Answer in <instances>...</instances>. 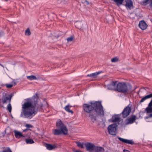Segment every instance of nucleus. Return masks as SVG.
I'll use <instances>...</instances> for the list:
<instances>
[{
	"label": "nucleus",
	"instance_id": "1",
	"mask_svg": "<svg viewBox=\"0 0 152 152\" xmlns=\"http://www.w3.org/2000/svg\"><path fill=\"white\" fill-rule=\"evenodd\" d=\"M29 101L24 103L22 104V111L20 116L21 117L30 119L37 114L43 106L42 104L39 101V97L37 93Z\"/></svg>",
	"mask_w": 152,
	"mask_h": 152
},
{
	"label": "nucleus",
	"instance_id": "2",
	"mask_svg": "<svg viewBox=\"0 0 152 152\" xmlns=\"http://www.w3.org/2000/svg\"><path fill=\"white\" fill-rule=\"evenodd\" d=\"M82 108L84 113L88 114L93 123L97 120L98 116L103 117L104 115V108L100 101H91L89 104H83Z\"/></svg>",
	"mask_w": 152,
	"mask_h": 152
},
{
	"label": "nucleus",
	"instance_id": "3",
	"mask_svg": "<svg viewBox=\"0 0 152 152\" xmlns=\"http://www.w3.org/2000/svg\"><path fill=\"white\" fill-rule=\"evenodd\" d=\"M12 97V95H9L7 93H3L1 95H0V106L4 107L3 104H7L8 102L9 104L7 106V109L10 112H11L12 111V108L10 102Z\"/></svg>",
	"mask_w": 152,
	"mask_h": 152
},
{
	"label": "nucleus",
	"instance_id": "4",
	"mask_svg": "<svg viewBox=\"0 0 152 152\" xmlns=\"http://www.w3.org/2000/svg\"><path fill=\"white\" fill-rule=\"evenodd\" d=\"M116 91L119 92L124 94L129 91V89L126 82H119L117 85L116 89Z\"/></svg>",
	"mask_w": 152,
	"mask_h": 152
},
{
	"label": "nucleus",
	"instance_id": "5",
	"mask_svg": "<svg viewBox=\"0 0 152 152\" xmlns=\"http://www.w3.org/2000/svg\"><path fill=\"white\" fill-rule=\"evenodd\" d=\"M131 103V102H130ZM132 104L130 103L127 106L124 108L122 113L120 114H118L117 115L118 116H121L122 115V117L123 118H125L128 116L131 111V107Z\"/></svg>",
	"mask_w": 152,
	"mask_h": 152
},
{
	"label": "nucleus",
	"instance_id": "6",
	"mask_svg": "<svg viewBox=\"0 0 152 152\" xmlns=\"http://www.w3.org/2000/svg\"><path fill=\"white\" fill-rule=\"evenodd\" d=\"M117 126L118 125L115 124H112L109 126L107 128L109 133L111 135H115V132L117 130Z\"/></svg>",
	"mask_w": 152,
	"mask_h": 152
},
{
	"label": "nucleus",
	"instance_id": "7",
	"mask_svg": "<svg viewBox=\"0 0 152 152\" xmlns=\"http://www.w3.org/2000/svg\"><path fill=\"white\" fill-rule=\"evenodd\" d=\"M56 126L58 129L68 132L67 129L61 120L56 121Z\"/></svg>",
	"mask_w": 152,
	"mask_h": 152
},
{
	"label": "nucleus",
	"instance_id": "8",
	"mask_svg": "<svg viewBox=\"0 0 152 152\" xmlns=\"http://www.w3.org/2000/svg\"><path fill=\"white\" fill-rule=\"evenodd\" d=\"M85 146L87 151L92 152L94 151L95 145L90 142H87L85 144Z\"/></svg>",
	"mask_w": 152,
	"mask_h": 152
},
{
	"label": "nucleus",
	"instance_id": "9",
	"mask_svg": "<svg viewBox=\"0 0 152 152\" xmlns=\"http://www.w3.org/2000/svg\"><path fill=\"white\" fill-rule=\"evenodd\" d=\"M137 119V116L135 115H132L130 117L128 118L126 120V125L131 124L135 122Z\"/></svg>",
	"mask_w": 152,
	"mask_h": 152
},
{
	"label": "nucleus",
	"instance_id": "10",
	"mask_svg": "<svg viewBox=\"0 0 152 152\" xmlns=\"http://www.w3.org/2000/svg\"><path fill=\"white\" fill-rule=\"evenodd\" d=\"M126 4L124 5L127 9L131 10L134 8L133 3L132 0H125Z\"/></svg>",
	"mask_w": 152,
	"mask_h": 152
},
{
	"label": "nucleus",
	"instance_id": "11",
	"mask_svg": "<svg viewBox=\"0 0 152 152\" xmlns=\"http://www.w3.org/2000/svg\"><path fill=\"white\" fill-rule=\"evenodd\" d=\"M67 133V132L59 129H54L53 132L54 134L56 135H58L62 134L64 135H66Z\"/></svg>",
	"mask_w": 152,
	"mask_h": 152
},
{
	"label": "nucleus",
	"instance_id": "12",
	"mask_svg": "<svg viewBox=\"0 0 152 152\" xmlns=\"http://www.w3.org/2000/svg\"><path fill=\"white\" fill-rule=\"evenodd\" d=\"M117 82V81H113L110 83L108 84L107 86L108 89L109 90L116 91V86Z\"/></svg>",
	"mask_w": 152,
	"mask_h": 152
},
{
	"label": "nucleus",
	"instance_id": "13",
	"mask_svg": "<svg viewBox=\"0 0 152 152\" xmlns=\"http://www.w3.org/2000/svg\"><path fill=\"white\" fill-rule=\"evenodd\" d=\"M139 27L142 30H145L148 27V25L144 20L140 21L139 24Z\"/></svg>",
	"mask_w": 152,
	"mask_h": 152
},
{
	"label": "nucleus",
	"instance_id": "14",
	"mask_svg": "<svg viewBox=\"0 0 152 152\" xmlns=\"http://www.w3.org/2000/svg\"><path fill=\"white\" fill-rule=\"evenodd\" d=\"M118 139L120 141L123 143L131 144V145H133L134 144V141L132 140H128L120 137H118Z\"/></svg>",
	"mask_w": 152,
	"mask_h": 152
},
{
	"label": "nucleus",
	"instance_id": "15",
	"mask_svg": "<svg viewBox=\"0 0 152 152\" xmlns=\"http://www.w3.org/2000/svg\"><path fill=\"white\" fill-rule=\"evenodd\" d=\"M117 115L113 116L111 118L108 120V121L110 122H119L120 121V118L119 117V116H118Z\"/></svg>",
	"mask_w": 152,
	"mask_h": 152
},
{
	"label": "nucleus",
	"instance_id": "16",
	"mask_svg": "<svg viewBox=\"0 0 152 152\" xmlns=\"http://www.w3.org/2000/svg\"><path fill=\"white\" fill-rule=\"evenodd\" d=\"M101 72V71H100L93 73L91 74L87 75L86 76V77H91L93 78H96L97 77V76L100 74Z\"/></svg>",
	"mask_w": 152,
	"mask_h": 152
},
{
	"label": "nucleus",
	"instance_id": "17",
	"mask_svg": "<svg viewBox=\"0 0 152 152\" xmlns=\"http://www.w3.org/2000/svg\"><path fill=\"white\" fill-rule=\"evenodd\" d=\"M104 149L103 147L95 145L94 150V152H104Z\"/></svg>",
	"mask_w": 152,
	"mask_h": 152
},
{
	"label": "nucleus",
	"instance_id": "18",
	"mask_svg": "<svg viewBox=\"0 0 152 152\" xmlns=\"http://www.w3.org/2000/svg\"><path fill=\"white\" fill-rule=\"evenodd\" d=\"M45 147L47 149L49 150H51L57 148V147L54 145H52L50 144L46 143L45 144Z\"/></svg>",
	"mask_w": 152,
	"mask_h": 152
},
{
	"label": "nucleus",
	"instance_id": "19",
	"mask_svg": "<svg viewBox=\"0 0 152 152\" xmlns=\"http://www.w3.org/2000/svg\"><path fill=\"white\" fill-rule=\"evenodd\" d=\"M142 3V4L145 5L149 4L150 7L152 9V0H143Z\"/></svg>",
	"mask_w": 152,
	"mask_h": 152
},
{
	"label": "nucleus",
	"instance_id": "20",
	"mask_svg": "<svg viewBox=\"0 0 152 152\" xmlns=\"http://www.w3.org/2000/svg\"><path fill=\"white\" fill-rule=\"evenodd\" d=\"M152 97V93L148 95L143 97L140 100V102L142 103L144 102L146 99Z\"/></svg>",
	"mask_w": 152,
	"mask_h": 152
},
{
	"label": "nucleus",
	"instance_id": "21",
	"mask_svg": "<svg viewBox=\"0 0 152 152\" xmlns=\"http://www.w3.org/2000/svg\"><path fill=\"white\" fill-rule=\"evenodd\" d=\"M15 136L17 138H19L22 137H24L22 133L20 132L16 131L15 132Z\"/></svg>",
	"mask_w": 152,
	"mask_h": 152
},
{
	"label": "nucleus",
	"instance_id": "22",
	"mask_svg": "<svg viewBox=\"0 0 152 152\" xmlns=\"http://www.w3.org/2000/svg\"><path fill=\"white\" fill-rule=\"evenodd\" d=\"M70 106L69 104L66 105L64 108L65 110L69 113H71L72 114L73 113V112L72 110L70 109L69 108Z\"/></svg>",
	"mask_w": 152,
	"mask_h": 152
},
{
	"label": "nucleus",
	"instance_id": "23",
	"mask_svg": "<svg viewBox=\"0 0 152 152\" xmlns=\"http://www.w3.org/2000/svg\"><path fill=\"white\" fill-rule=\"evenodd\" d=\"M145 111L147 113H152V107H146L145 109V111L142 112V113H144Z\"/></svg>",
	"mask_w": 152,
	"mask_h": 152
},
{
	"label": "nucleus",
	"instance_id": "24",
	"mask_svg": "<svg viewBox=\"0 0 152 152\" xmlns=\"http://www.w3.org/2000/svg\"><path fill=\"white\" fill-rule=\"evenodd\" d=\"M27 78L28 79L31 80H37V79L36 77L35 76L33 75H31L29 76H27Z\"/></svg>",
	"mask_w": 152,
	"mask_h": 152
},
{
	"label": "nucleus",
	"instance_id": "25",
	"mask_svg": "<svg viewBox=\"0 0 152 152\" xmlns=\"http://www.w3.org/2000/svg\"><path fill=\"white\" fill-rule=\"evenodd\" d=\"M26 141L27 144H32L34 142V141L31 139H26Z\"/></svg>",
	"mask_w": 152,
	"mask_h": 152
},
{
	"label": "nucleus",
	"instance_id": "26",
	"mask_svg": "<svg viewBox=\"0 0 152 152\" xmlns=\"http://www.w3.org/2000/svg\"><path fill=\"white\" fill-rule=\"evenodd\" d=\"M77 146L81 148H84L83 146V144L80 142H76Z\"/></svg>",
	"mask_w": 152,
	"mask_h": 152
},
{
	"label": "nucleus",
	"instance_id": "27",
	"mask_svg": "<svg viewBox=\"0 0 152 152\" xmlns=\"http://www.w3.org/2000/svg\"><path fill=\"white\" fill-rule=\"evenodd\" d=\"M25 34L27 36H29L31 35V32L29 28H27L25 31Z\"/></svg>",
	"mask_w": 152,
	"mask_h": 152
},
{
	"label": "nucleus",
	"instance_id": "28",
	"mask_svg": "<svg viewBox=\"0 0 152 152\" xmlns=\"http://www.w3.org/2000/svg\"><path fill=\"white\" fill-rule=\"evenodd\" d=\"M119 59L117 57H115L111 59V61L113 62H117L118 61Z\"/></svg>",
	"mask_w": 152,
	"mask_h": 152
},
{
	"label": "nucleus",
	"instance_id": "29",
	"mask_svg": "<svg viewBox=\"0 0 152 152\" xmlns=\"http://www.w3.org/2000/svg\"><path fill=\"white\" fill-rule=\"evenodd\" d=\"M74 39V37H71L68 38L67 39V40L68 42H71Z\"/></svg>",
	"mask_w": 152,
	"mask_h": 152
},
{
	"label": "nucleus",
	"instance_id": "30",
	"mask_svg": "<svg viewBox=\"0 0 152 152\" xmlns=\"http://www.w3.org/2000/svg\"><path fill=\"white\" fill-rule=\"evenodd\" d=\"M2 152H12L11 149L9 148L8 147L5 150H3Z\"/></svg>",
	"mask_w": 152,
	"mask_h": 152
},
{
	"label": "nucleus",
	"instance_id": "31",
	"mask_svg": "<svg viewBox=\"0 0 152 152\" xmlns=\"http://www.w3.org/2000/svg\"><path fill=\"white\" fill-rule=\"evenodd\" d=\"M6 86L7 88H12L13 86V85H12V84H7L6 85Z\"/></svg>",
	"mask_w": 152,
	"mask_h": 152
},
{
	"label": "nucleus",
	"instance_id": "32",
	"mask_svg": "<svg viewBox=\"0 0 152 152\" xmlns=\"http://www.w3.org/2000/svg\"><path fill=\"white\" fill-rule=\"evenodd\" d=\"M150 118H152V113H150L148 115V116H146L145 118V119H148Z\"/></svg>",
	"mask_w": 152,
	"mask_h": 152
},
{
	"label": "nucleus",
	"instance_id": "33",
	"mask_svg": "<svg viewBox=\"0 0 152 152\" xmlns=\"http://www.w3.org/2000/svg\"><path fill=\"white\" fill-rule=\"evenodd\" d=\"M26 127L27 128H30L32 127V126L31 124H27L26 125Z\"/></svg>",
	"mask_w": 152,
	"mask_h": 152
},
{
	"label": "nucleus",
	"instance_id": "34",
	"mask_svg": "<svg viewBox=\"0 0 152 152\" xmlns=\"http://www.w3.org/2000/svg\"><path fill=\"white\" fill-rule=\"evenodd\" d=\"M148 107H152V99H151V101H150V102H149V103L148 104Z\"/></svg>",
	"mask_w": 152,
	"mask_h": 152
},
{
	"label": "nucleus",
	"instance_id": "35",
	"mask_svg": "<svg viewBox=\"0 0 152 152\" xmlns=\"http://www.w3.org/2000/svg\"><path fill=\"white\" fill-rule=\"evenodd\" d=\"M4 32L1 31H0V38L3 35H4Z\"/></svg>",
	"mask_w": 152,
	"mask_h": 152
},
{
	"label": "nucleus",
	"instance_id": "36",
	"mask_svg": "<svg viewBox=\"0 0 152 152\" xmlns=\"http://www.w3.org/2000/svg\"><path fill=\"white\" fill-rule=\"evenodd\" d=\"M85 3H86V4L88 5H89V3L88 1L87 0H85V1L84 2Z\"/></svg>",
	"mask_w": 152,
	"mask_h": 152
},
{
	"label": "nucleus",
	"instance_id": "37",
	"mask_svg": "<svg viewBox=\"0 0 152 152\" xmlns=\"http://www.w3.org/2000/svg\"><path fill=\"white\" fill-rule=\"evenodd\" d=\"M12 85H13V86H15L16 85V82H15V81H12Z\"/></svg>",
	"mask_w": 152,
	"mask_h": 152
},
{
	"label": "nucleus",
	"instance_id": "38",
	"mask_svg": "<svg viewBox=\"0 0 152 152\" xmlns=\"http://www.w3.org/2000/svg\"><path fill=\"white\" fill-rule=\"evenodd\" d=\"M124 152H130V151L124 149L123 151Z\"/></svg>",
	"mask_w": 152,
	"mask_h": 152
},
{
	"label": "nucleus",
	"instance_id": "39",
	"mask_svg": "<svg viewBox=\"0 0 152 152\" xmlns=\"http://www.w3.org/2000/svg\"><path fill=\"white\" fill-rule=\"evenodd\" d=\"M29 129H24L23 130V132H26V131L28 130Z\"/></svg>",
	"mask_w": 152,
	"mask_h": 152
},
{
	"label": "nucleus",
	"instance_id": "40",
	"mask_svg": "<svg viewBox=\"0 0 152 152\" xmlns=\"http://www.w3.org/2000/svg\"><path fill=\"white\" fill-rule=\"evenodd\" d=\"M75 152H82L81 151H79V150H76L75 151Z\"/></svg>",
	"mask_w": 152,
	"mask_h": 152
},
{
	"label": "nucleus",
	"instance_id": "41",
	"mask_svg": "<svg viewBox=\"0 0 152 152\" xmlns=\"http://www.w3.org/2000/svg\"><path fill=\"white\" fill-rule=\"evenodd\" d=\"M0 66H2V67H3V68H4V66L0 63Z\"/></svg>",
	"mask_w": 152,
	"mask_h": 152
},
{
	"label": "nucleus",
	"instance_id": "42",
	"mask_svg": "<svg viewBox=\"0 0 152 152\" xmlns=\"http://www.w3.org/2000/svg\"><path fill=\"white\" fill-rule=\"evenodd\" d=\"M61 36V35H58V36H55L57 38L58 37H60Z\"/></svg>",
	"mask_w": 152,
	"mask_h": 152
}]
</instances>
